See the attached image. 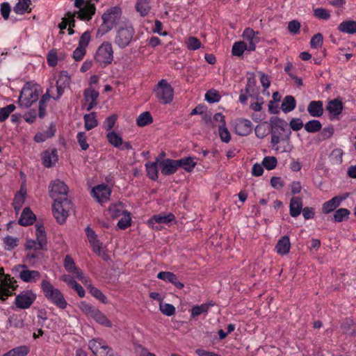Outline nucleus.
<instances>
[{"label":"nucleus","instance_id":"f257e3e1","mask_svg":"<svg viewBox=\"0 0 356 356\" xmlns=\"http://www.w3.org/2000/svg\"><path fill=\"white\" fill-rule=\"evenodd\" d=\"M49 195L54 200L52 204L54 216L60 224L65 222L72 209L71 201L67 198L68 187L60 179L51 181Z\"/></svg>","mask_w":356,"mask_h":356},{"label":"nucleus","instance_id":"f03ea898","mask_svg":"<svg viewBox=\"0 0 356 356\" xmlns=\"http://www.w3.org/2000/svg\"><path fill=\"white\" fill-rule=\"evenodd\" d=\"M40 288L49 302L62 309L67 307V302L63 293L58 289L55 288L49 280H42Z\"/></svg>","mask_w":356,"mask_h":356},{"label":"nucleus","instance_id":"7ed1b4c3","mask_svg":"<svg viewBox=\"0 0 356 356\" xmlns=\"http://www.w3.org/2000/svg\"><path fill=\"white\" fill-rule=\"evenodd\" d=\"M41 92L42 88L39 85L30 82L25 83L21 90L18 99L19 106L22 108L31 106L34 102L38 101Z\"/></svg>","mask_w":356,"mask_h":356},{"label":"nucleus","instance_id":"20e7f679","mask_svg":"<svg viewBox=\"0 0 356 356\" xmlns=\"http://www.w3.org/2000/svg\"><path fill=\"white\" fill-rule=\"evenodd\" d=\"M16 280L10 275L5 274L3 268H0V301H6L14 294L17 288Z\"/></svg>","mask_w":356,"mask_h":356},{"label":"nucleus","instance_id":"39448f33","mask_svg":"<svg viewBox=\"0 0 356 356\" xmlns=\"http://www.w3.org/2000/svg\"><path fill=\"white\" fill-rule=\"evenodd\" d=\"M95 60L102 67H106L113 60V50L109 42H104L97 49Z\"/></svg>","mask_w":356,"mask_h":356},{"label":"nucleus","instance_id":"423d86ee","mask_svg":"<svg viewBox=\"0 0 356 356\" xmlns=\"http://www.w3.org/2000/svg\"><path fill=\"white\" fill-rule=\"evenodd\" d=\"M35 240L30 239L26 241L25 245L26 249L34 250L47 249V235L43 225H35Z\"/></svg>","mask_w":356,"mask_h":356},{"label":"nucleus","instance_id":"0eeeda50","mask_svg":"<svg viewBox=\"0 0 356 356\" xmlns=\"http://www.w3.org/2000/svg\"><path fill=\"white\" fill-rule=\"evenodd\" d=\"M122 14V10L119 7H112L104 13L102 17L103 23L99 29L103 33H106L111 30L113 26L118 22Z\"/></svg>","mask_w":356,"mask_h":356},{"label":"nucleus","instance_id":"6e6552de","mask_svg":"<svg viewBox=\"0 0 356 356\" xmlns=\"http://www.w3.org/2000/svg\"><path fill=\"white\" fill-rule=\"evenodd\" d=\"M158 100L163 104H170L173 100L174 90L165 79H161L154 90Z\"/></svg>","mask_w":356,"mask_h":356},{"label":"nucleus","instance_id":"1a4fd4ad","mask_svg":"<svg viewBox=\"0 0 356 356\" xmlns=\"http://www.w3.org/2000/svg\"><path fill=\"white\" fill-rule=\"evenodd\" d=\"M134 33L135 31L132 26H122L117 31L114 42L120 49H124L131 43Z\"/></svg>","mask_w":356,"mask_h":356},{"label":"nucleus","instance_id":"9d476101","mask_svg":"<svg viewBox=\"0 0 356 356\" xmlns=\"http://www.w3.org/2000/svg\"><path fill=\"white\" fill-rule=\"evenodd\" d=\"M74 6L79 8L77 12H74L75 16L82 21H89L95 13L96 8L94 3L86 2L85 0H75Z\"/></svg>","mask_w":356,"mask_h":356},{"label":"nucleus","instance_id":"9b49d317","mask_svg":"<svg viewBox=\"0 0 356 356\" xmlns=\"http://www.w3.org/2000/svg\"><path fill=\"white\" fill-rule=\"evenodd\" d=\"M247 83L244 89L241 90L238 100L242 104H246L248 97H253L258 92L257 80L254 73H248Z\"/></svg>","mask_w":356,"mask_h":356},{"label":"nucleus","instance_id":"f8f14e48","mask_svg":"<svg viewBox=\"0 0 356 356\" xmlns=\"http://www.w3.org/2000/svg\"><path fill=\"white\" fill-rule=\"evenodd\" d=\"M88 347L95 356H113V349L101 338L92 339L88 343Z\"/></svg>","mask_w":356,"mask_h":356},{"label":"nucleus","instance_id":"ddd939ff","mask_svg":"<svg viewBox=\"0 0 356 356\" xmlns=\"http://www.w3.org/2000/svg\"><path fill=\"white\" fill-rule=\"evenodd\" d=\"M36 297V294L31 290L23 291L15 297V306L22 309H28L34 302Z\"/></svg>","mask_w":356,"mask_h":356},{"label":"nucleus","instance_id":"4468645a","mask_svg":"<svg viewBox=\"0 0 356 356\" xmlns=\"http://www.w3.org/2000/svg\"><path fill=\"white\" fill-rule=\"evenodd\" d=\"M111 193L112 190L107 184H102L92 188L91 195L99 203H104L110 200Z\"/></svg>","mask_w":356,"mask_h":356},{"label":"nucleus","instance_id":"2eb2a0df","mask_svg":"<svg viewBox=\"0 0 356 356\" xmlns=\"http://www.w3.org/2000/svg\"><path fill=\"white\" fill-rule=\"evenodd\" d=\"M70 76L67 71L60 72L56 81L57 94L56 96H52V99L58 100L63 95L65 90L70 87Z\"/></svg>","mask_w":356,"mask_h":356},{"label":"nucleus","instance_id":"dca6fc26","mask_svg":"<svg viewBox=\"0 0 356 356\" xmlns=\"http://www.w3.org/2000/svg\"><path fill=\"white\" fill-rule=\"evenodd\" d=\"M21 268L19 278L26 283H35L40 279V273L35 270H29L26 265H19Z\"/></svg>","mask_w":356,"mask_h":356},{"label":"nucleus","instance_id":"f3484780","mask_svg":"<svg viewBox=\"0 0 356 356\" xmlns=\"http://www.w3.org/2000/svg\"><path fill=\"white\" fill-rule=\"evenodd\" d=\"M242 36L245 40L248 42V51H253L256 49V45L260 41L259 33L254 31L251 28H245L243 32Z\"/></svg>","mask_w":356,"mask_h":356},{"label":"nucleus","instance_id":"a211bd4d","mask_svg":"<svg viewBox=\"0 0 356 356\" xmlns=\"http://www.w3.org/2000/svg\"><path fill=\"white\" fill-rule=\"evenodd\" d=\"M159 168L163 175L168 176L173 175L179 168L177 160L172 159L161 160L159 161Z\"/></svg>","mask_w":356,"mask_h":356},{"label":"nucleus","instance_id":"6ab92c4d","mask_svg":"<svg viewBox=\"0 0 356 356\" xmlns=\"http://www.w3.org/2000/svg\"><path fill=\"white\" fill-rule=\"evenodd\" d=\"M54 90V86L51 85L49 88L47 89L46 92L41 97L39 101V106H38V116L40 118H43L46 115V108L47 107V104L50 99L52 98L53 90Z\"/></svg>","mask_w":356,"mask_h":356},{"label":"nucleus","instance_id":"aec40b11","mask_svg":"<svg viewBox=\"0 0 356 356\" xmlns=\"http://www.w3.org/2000/svg\"><path fill=\"white\" fill-rule=\"evenodd\" d=\"M157 278L172 284L177 289H181L184 285L178 280L177 276L172 272L161 271L157 274Z\"/></svg>","mask_w":356,"mask_h":356},{"label":"nucleus","instance_id":"412c9836","mask_svg":"<svg viewBox=\"0 0 356 356\" xmlns=\"http://www.w3.org/2000/svg\"><path fill=\"white\" fill-rule=\"evenodd\" d=\"M235 130L239 136H248L252 132V124L249 120L241 119L236 122Z\"/></svg>","mask_w":356,"mask_h":356},{"label":"nucleus","instance_id":"4be33fe9","mask_svg":"<svg viewBox=\"0 0 356 356\" xmlns=\"http://www.w3.org/2000/svg\"><path fill=\"white\" fill-rule=\"evenodd\" d=\"M291 249V242L288 236H282L277 241L275 250L280 256L286 255Z\"/></svg>","mask_w":356,"mask_h":356},{"label":"nucleus","instance_id":"5701e85b","mask_svg":"<svg viewBox=\"0 0 356 356\" xmlns=\"http://www.w3.org/2000/svg\"><path fill=\"white\" fill-rule=\"evenodd\" d=\"M175 220V215L172 213L168 214L159 213L154 215L148 221L149 225L154 226L155 223L168 224Z\"/></svg>","mask_w":356,"mask_h":356},{"label":"nucleus","instance_id":"b1692460","mask_svg":"<svg viewBox=\"0 0 356 356\" xmlns=\"http://www.w3.org/2000/svg\"><path fill=\"white\" fill-rule=\"evenodd\" d=\"M196 158L185 156L177 159L178 167L183 168L187 172H192L197 165Z\"/></svg>","mask_w":356,"mask_h":356},{"label":"nucleus","instance_id":"393cba45","mask_svg":"<svg viewBox=\"0 0 356 356\" xmlns=\"http://www.w3.org/2000/svg\"><path fill=\"white\" fill-rule=\"evenodd\" d=\"M35 219V215L29 207H26L21 214L18 223L22 226H29L33 225Z\"/></svg>","mask_w":356,"mask_h":356},{"label":"nucleus","instance_id":"a878e982","mask_svg":"<svg viewBox=\"0 0 356 356\" xmlns=\"http://www.w3.org/2000/svg\"><path fill=\"white\" fill-rule=\"evenodd\" d=\"M215 305L216 303L213 300H210L200 305H194L191 309V316L195 318L202 314H207L210 307Z\"/></svg>","mask_w":356,"mask_h":356},{"label":"nucleus","instance_id":"bb28decb","mask_svg":"<svg viewBox=\"0 0 356 356\" xmlns=\"http://www.w3.org/2000/svg\"><path fill=\"white\" fill-rule=\"evenodd\" d=\"M58 161V152L56 149L45 151L42 155V163L46 168H50Z\"/></svg>","mask_w":356,"mask_h":356},{"label":"nucleus","instance_id":"cd10ccee","mask_svg":"<svg viewBox=\"0 0 356 356\" xmlns=\"http://www.w3.org/2000/svg\"><path fill=\"white\" fill-rule=\"evenodd\" d=\"M158 165L159 166V159H156L154 162H147L145 168L147 176L153 181H156L159 178Z\"/></svg>","mask_w":356,"mask_h":356},{"label":"nucleus","instance_id":"c85d7f7f","mask_svg":"<svg viewBox=\"0 0 356 356\" xmlns=\"http://www.w3.org/2000/svg\"><path fill=\"white\" fill-rule=\"evenodd\" d=\"M289 208L290 215L292 217L298 216L302 208V202L301 198L298 197H293L290 202Z\"/></svg>","mask_w":356,"mask_h":356},{"label":"nucleus","instance_id":"c756f323","mask_svg":"<svg viewBox=\"0 0 356 356\" xmlns=\"http://www.w3.org/2000/svg\"><path fill=\"white\" fill-rule=\"evenodd\" d=\"M84 127L86 131H90L98 125L97 120V113L91 112L83 115Z\"/></svg>","mask_w":356,"mask_h":356},{"label":"nucleus","instance_id":"7c9ffc66","mask_svg":"<svg viewBox=\"0 0 356 356\" xmlns=\"http://www.w3.org/2000/svg\"><path fill=\"white\" fill-rule=\"evenodd\" d=\"M338 30L344 33H356V22L353 20H346L342 22L338 26Z\"/></svg>","mask_w":356,"mask_h":356},{"label":"nucleus","instance_id":"2f4dec72","mask_svg":"<svg viewBox=\"0 0 356 356\" xmlns=\"http://www.w3.org/2000/svg\"><path fill=\"white\" fill-rule=\"evenodd\" d=\"M296 106L295 98L291 95L286 96L281 104V109L285 113L292 111Z\"/></svg>","mask_w":356,"mask_h":356},{"label":"nucleus","instance_id":"473e14b6","mask_svg":"<svg viewBox=\"0 0 356 356\" xmlns=\"http://www.w3.org/2000/svg\"><path fill=\"white\" fill-rule=\"evenodd\" d=\"M341 199L338 197H334L331 200L325 202L323 205V212L324 213H329L333 211L340 204Z\"/></svg>","mask_w":356,"mask_h":356},{"label":"nucleus","instance_id":"72a5a7b5","mask_svg":"<svg viewBox=\"0 0 356 356\" xmlns=\"http://www.w3.org/2000/svg\"><path fill=\"white\" fill-rule=\"evenodd\" d=\"M153 122V118L149 111L140 113L136 118V124L140 127H143L150 124Z\"/></svg>","mask_w":356,"mask_h":356},{"label":"nucleus","instance_id":"f704fd0d","mask_svg":"<svg viewBox=\"0 0 356 356\" xmlns=\"http://www.w3.org/2000/svg\"><path fill=\"white\" fill-rule=\"evenodd\" d=\"M31 5V0H19L15 6L13 10L17 14H24L26 12L29 13L31 11L29 8Z\"/></svg>","mask_w":356,"mask_h":356},{"label":"nucleus","instance_id":"c9c22d12","mask_svg":"<svg viewBox=\"0 0 356 356\" xmlns=\"http://www.w3.org/2000/svg\"><path fill=\"white\" fill-rule=\"evenodd\" d=\"M343 109V105L341 101L338 99H333L330 101L327 106V110L334 115H339Z\"/></svg>","mask_w":356,"mask_h":356},{"label":"nucleus","instance_id":"e433bc0d","mask_svg":"<svg viewBox=\"0 0 356 356\" xmlns=\"http://www.w3.org/2000/svg\"><path fill=\"white\" fill-rule=\"evenodd\" d=\"M108 142L116 148L120 147L122 145V138L115 131H109L106 134Z\"/></svg>","mask_w":356,"mask_h":356},{"label":"nucleus","instance_id":"4c0bfd02","mask_svg":"<svg viewBox=\"0 0 356 356\" xmlns=\"http://www.w3.org/2000/svg\"><path fill=\"white\" fill-rule=\"evenodd\" d=\"M29 352V348L26 346H20L11 349L2 356H26Z\"/></svg>","mask_w":356,"mask_h":356},{"label":"nucleus","instance_id":"58836bf2","mask_svg":"<svg viewBox=\"0 0 356 356\" xmlns=\"http://www.w3.org/2000/svg\"><path fill=\"white\" fill-rule=\"evenodd\" d=\"M86 286L90 293L96 299L99 300L104 304H106L108 302L107 298L99 289L95 287L92 284H88Z\"/></svg>","mask_w":356,"mask_h":356},{"label":"nucleus","instance_id":"ea45409f","mask_svg":"<svg viewBox=\"0 0 356 356\" xmlns=\"http://www.w3.org/2000/svg\"><path fill=\"white\" fill-rule=\"evenodd\" d=\"M245 50L248 51V47L245 42H236L232 46V54L236 56H241Z\"/></svg>","mask_w":356,"mask_h":356},{"label":"nucleus","instance_id":"a19ab883","mask_svg":"<svg viewBox=\"0 0 356 356\" xmlns=\"http://www.w3.org/2000/svg\"><path fill=\"white\" fill-rule=\"evenodd\" d=\"M92 318L98 323L107 327H111L112 326V323L110 320L104 314H103L99 309H97L95 312Z\"/></svg>","mask_w":356,"mask_h":356},{"label":"nucleus","instance_id":"79ce46f5","mask_svg":"<svg viewBox=\"0 0 356 356\" xmlns=\"http://www.w3.org/2000/svg\"><path fill=\"white\" fill-rule=\"evenodd\" d=\"M75 13L67 12L65 17L62 18L61 22L58 24L59 29L62 31L67 28L72 23V26H75Z\"/></svg>","mask_w":356,"mask_h":356},{"label":"nucleus","instance_id":"37998d69","mask_svg":"<svg viewBox=\"0 0 356 356\" xmlns=\"http://www.w3.org/2000/svg\"><path fill=\"white\" fill-rule=\"evenodd\" d=\"M79 307L80 310L84 313L86 316H90L91 318L93 317L95 312L98 309L95 306L89 304L85 301H82L80 302Z\"/></svg>","mask_w":356,"mask_h":356},{"label":"nucleus","instance_id":"c03bdc74","mask_svg":"<svg viewBox=\"0 0 356 356\" xmlns=\"http://www.w3.org/2000/svg\"><path fill=\"white\" fill-rule=\"evenodd\" d=\"M136 8L142 16L147 15L150 10L149 0H138Z\"/></svg>","mask_w":356,"mask_h":356},{"label":"nucleus","instance_id":"a18cd8bd","mask_svg":"<svg viewBox=\"0 0 356 356\" xmlns=\"http://www.w3.org/2000/svg\"><path fill=\"white\" fill-rule=\"evenodd\" d=\"M99 95V92L92 87L85 89L83 92L84 99L86 102H97Z\"/></svg>","mask_w":356,"mask_h":356},{"label":"nucleus","instance_id":"49530a36","mask_svg":"<svg viewBox=\"0 0 356 356\" xmlns=\"http://www.w3.org/2000/svg\"><path fill=\"white\" fill-rule=\"evenodd\" d=\"M343 152L342 149L337 148L332 151L330 155V161L335 165H339L343 161Z\"/></svg>","mask_w":356,"mask_h":356},{"label":"nucleus","instance_id":"de8ad7c7","mask_svg":"<svg viewBox=\"0 0 356 356\" xmlns=\"http://www.w3.org/2000/svg\"><path fill=\"white\" fill-rule=\"evenodd\" d=\"M334 133V129L332 126H328L325 127L320 133L317 134L316 136V139L320 142L322 140H325L329 138H330Z\"/></svg>","mask_w":356,"mask_h":356},{"label":"nucleus","instance_id":"09e8293b","mask_svg":"<svg viewBox=\"0 0 356 356\" xmlns=\"http://www.w3.org/2000/svg\"><path fill=\"white\" fill-rule=\"evenodd\" d=\"M15 106L13 104L0 108V122L6 121L9 115L15 110Z\"/></svg>","mask_w":356,"mask_h":356},{"label":"nucleus","instance_id":"8fccbe9b","mask_svg":"<svg viewBox=\"0 0 356 356\" xmlns=\"http://www.w3.org/2000/svg\"><path fill=\"white\" fill-rule=\"evenodd\" d=\"M218 134L220 140L225 143H228L231 140V134L226 125L219 124Z\"/></svg>","mask_w":356,"mask_h":356},{"label":"nucleus","instance_id":"3c124183","mask_svg":"<svg viewBox=\"0 0 356 356\" xmlns=\"http://www.w3.org/2000/svg\"><path fill=\"white\" fill-rule=\"evenodd\" d=\"M131 225V216L130 213L127 211H124L123 216L118 222V227L121 229H126Z\"/></svg>","mask_w":356,"mask_h":356},{"label":"nucleus","instance_id":"603ef678","mask_svg":"<svg viewBox=\"0 0 356 356\" xmlns=\"http://www.w3.org/2000/svg\"><path fill=\"white\" fill-rule=\"evenodd\" d=\"M159 309L162 314L168 316H171L175 313V307L169 303L161 302L159 304Z\"/></svg>","mask_w":356,"mask_h":356},{"label":"nucleus","instance_id":"864d4df0","mask_svg":"<svg viewBox=\"0 0 356 356\" xmlns=\"http://www.w3.org/2000/svg\"><path fill=\"white\" fill-rule=\"evenodd\" d=\"M350 214V211L347 209H339L337 210L334 213V220L335 222H341L345 219H347Z\"/></svg>","mask_w":356,"mask_h":356},{"label":"nucleus","instance_id":"5fc2aeb1","mask_svg":"<svg viewBox=\"0 0 356 356\" xmlns=\"http://www.w3.org/2000/svg\"><path fill=\"white\" fill-rule=\"evenodd\" d=\"M313 15L319 19L327 20L330 17V13L329 10L323 8H318L314 10Z\"/></svg>","mask_w":356,"mask_h":356},{"label":"nucleus","instance_id":"6e6d98bb","mask_svg":"<svg viewBox=\"0 0 356 356\" xmlns=\"http://www.w3.org/2000/svg\"><path fill=\"white\" fill-rule=\"evenodd\" d=\"M277 163V159L274 156H266L262 161L263 166L268 170L275 168Z\"/></svg>","mask_w":356,"mask_h":356},{"label":"nucleus","instance_id":"4d7b16f0","mask_svg":"<svg viewBox=\"0 0 356 356\" xmlns=\"http://www.w3.org/2000/svg\"><path fill=\"white\" fill-rule=\"evenodd\" d=\"M3 243L6 245V250H11L18 245V239L12 236H7L4 238Z\"/></svg>","mask_w":356,"mask_h":356},{"label":"nucleus","instance_id":"13d9d810","mask_svg":"<svg viewBox=\"0 0 356 356\" xmlns=\"http://www.w3.org/2000/svg\"><path fill=\"white\" fill-rule=\"evenodd\" d=\"M63 266L65 270L71 273L77 268L72 257L68 254L64 259Z\"/></svg>","mask_w":356,"mask_h":356},{"label":"nucleus","instance_id":"bf43d9fd","mask_svg":"<svg viewBox=\"0 0 356 356\" xmlns=\"http://www.w3.org/2000/svg\"><path fill=\"white\" fill-rule=\"evenodd\" d=\"M76 139L82 150H87L89 145L87 143V137L85 132H79L76 135Z\"/></svg>","mask_w":356,"mask_h":356},{"label":"nucleus","instance_id":"052dcab7","mask_svg":"<svg viewBox=\"0 0 356 356\" xmlns=\"http://www.w3.org/2000/svg\"><path fill=\"white\" fill-rule=\"evenodd\" d=\"M205 99L209 103H216L219 102L220 96L216 90H210L206 92Z\"/></svg>","mask_w":356,"mask_h":356},{"label":"nucleus","instance_id":"680f3d73","mask_svg":"<svg viewBox=\"0 0 356 356\" xmlns=\"http://www.w3.org/2000/svg\"><path fill=\"white\" fill-rule=\"evenodd\" d=\"M90 40V33L88 31H85L79 38L78 46L86 49Z\"/></svg>","mask_w":356,"mask_h":356},{"label":"nucleus","instance_id":"e2e57ef3","mask_svg":"<svg viewBox=\"0 0 356 356\" xmlns=\"http://www.w3.org/2000/svg\"><path fill=\"white\" fill-rule=\"evenodd\" d=\"M47 61L50 67H55L58 63V56L56 51L52 49L49 51L47 56Z\"/></svg>","mask_w":356,"mask_h":356},{"label":"nucleus","instance_id":"0e129e2a","mask_svg":"<svg viewBox=\"0 0 356 356\" xmlns=\"http://www.w3.org/2000/svg\"><path fill=\"white\" fill-rule=\"evenodd\" d=\"M117 119L118 115L115 114L111 115L106 118L104 121V126L106 127V131L109 132L114 127Z\"/></svg>","mask_w":356,"mask_h":356},{"label":"nucleus","instance_id":"69168bd1","mask_svg":"<svg viewBox=\"0 0 356 356\" xmlns=\"http://www.w3.org/2000/svg\"><path fill=\"white\" fill-rule=\"evenodd\" d=\"M323 103L321 101H313V117H319L323 114Z\"/></svg>","mask_w":356,"mask_h":356},{"label":"nucleus","instance_id":"338daca9","mask_svg":"<svg viewBox=\"0 0 356 356\" xmlns=\"http://www.w3.org/2000/svg\"><path fill=\"white\" fill-rule=\"evenodd\" d=\"M86 49L78 46L73 51V58L76 61H80L83 58L84 56L86 55Z\"/></svg>","mask_w":356,"mask_h":356},{"label":"nucleus","instance_id":"774afa93","mask_svg":"<svg viewBox=\"0 0 356 356\" xmlns=\"http://www.w3.org/2000/svg\"><path fill=\"white\" fill-rule=\"evenodd\" d=\"M201 46L200 41L195 37H190L188 40L187 47L188 49L196 50Z\"/></svg>","mask_w":356,"mask_h":356}]
</instances>
